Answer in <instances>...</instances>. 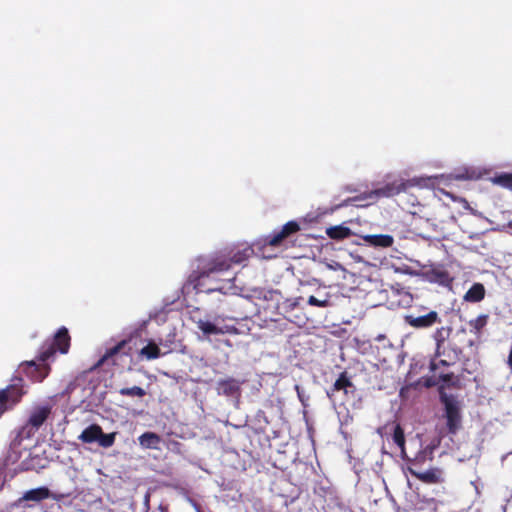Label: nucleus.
I'll use <instances>...</instances> for the list:
<instances>
[{"mask_svg": "<svg viewBox=\"0 0 512 512\" xmlns=\"http://www.w3.org/2000/svg\"><path fill=\"white\" fill-rule=\"evenodd\" d=\"M308 304L311 306H317V307H327L329 306V299L328 297L324 299H318L315 296H310L308 298Z\"/></svg>", "mask_w": 512, "mask_h": 512, "instance_id": "26", "label": "nucleus"}, {"mask_svg": "<svg viewBox=\"0 0 512 512\" xmlns=\"http://www.w3.org/2000/svg\"><path fill=\"white\" fill-rule=\"evenodd\" d=\"M353 385L350 380L346 377L345 374H341V376L335 381L333 388L327 392L330 398H336L337 393L343 391L345 395L352 391Z\"/></svg>", "mask_w": 512, "mask_h": 512, "instance_id": "13", "label": "nucleus"}, {"mask_svg": "<svg viewBox=\"0 0 512 512\" xmlns=\"http://www.w3.org/2000/svg\"><path fill=\"white\" fill-rule=\"evenodd\" d=\"M391 307H406L412 302V296L405 290H391V294L388 296Z\"/></svg>", "mask_w": 512, "mask_h": 512, "instance_id": "11", "label": "nucleus"}, {"mask_svg": "<svg viewBox=\"0 0 512 512\" xmlns=\"http://www.w3.org/2000/svg\"><path fill=\"white\" fill-rule=\"evenodd\" d=\"M99 436H101V427L92 424L82 431L78 439L84 443H93L97 442Z\"/></svg>", "mask_w": 512, "mask_h": 512, "instance_id": "15", "label": "nucleus"}, {"mask_svg": "<svg viewBox=\"0 0 512 512\" xmlns=\"http://www.w3.org/2000/svg\"><path fill=\"white\" fill-rule=\"evenodd\" d=\"M251 252L250 248H246L243 251H239L234 254L230 261H228L224 256L215 257L208 263L207 267H205L200 278L204 280L205 277L209 278L227 271L230 268L231 262L240 264L249 257Z\"/></svg>", "mask_w": 512, "mask_h": 512, "instance_id": "3", "label": "nucleus"}, {"mask_svg": "<svg viewBox=\"0 0 512 512\" xmlns=\"http://www.w3.org/2000/svg\"><path fill=\"white\" fill-rule=\"evenodd\" d=\"M487 324V316L480 315L477 318L470 320L469 325L471 327V332L474 334H478L481 329Z\"/></svg>", "mask_w": 512, "mask_h": 512, "instance_id": "20", "label": "nucleus"}, {"mask_svg": "<svg viewBox=\"0 0 512 512\" xmlns=\"http://www.w3.org/2000/svg\"><path fill=\"white\" fill-rule=\"evenodd\" d=\"M389 268H393V266H390V265H388V263H386L385 269H389Z\"/></svg>", "mask_w": 512, "mask_h": 512, "instance_id": "36", "label": "nucleus"}, {"mask_svg": "<svg viewBox=\"0 0 512 512\" xmlns=\"http://www.w3.org/2000/svg\"><path fill=\"white\" fill-rule=\"evenodd\" d=\"M411 472L417 479L421 480L424 483L435 484L443 481V473L438 468H432L421 472Z\"/></svg>", "mask_w": 512, "mask_h": 512, "instance_id": "12", "label": "nucleus"}, {"mask_svg": "<svg viewBox=\"0 0 512 512\" xmlns=\"http://www.w3.org/2000/svg\"><path fill=\"white\" fill-rule=\"evenodd\" d=\"M300 230V225L296 221L287 222L280 231H275L265 239V243L270 246H278L285 238Z\"/></svg>", "mask_w": 512, "mask_h": 512, "instance_id": "9", "label": "nucleus"}, {"mask_svg": "<svg viewBox=\"0 0 512 512\" xmlns=\"http://www.w3.org/2000/svg\"><path fill=\"white\" fill-rule=\"evenodd\" d=\"M299 301H300V298L286 299L281 304V307L285 311H291V310L295 309L299 305Z\"/></svg>", "mask_w": 512, "mask_h": 512, "instance_id": "27", "label": "nucleus"}, {"mask_svg": "<svg viewBox=\"0 0 512 512\" xmlns=\"http://www.w3.org/2000/svg\"><path fill=\"white\" fill-rule=\"evenodd\" d=\"M438 321V313L436 311H431L426 315L414 317L407 316L406 322L414 327V328H426L432 326L434 323Z\"/></svg>", "mask_w": 512, "mask_h": 512, "instance_id": "10", "label": "nucleus"}, {"mask_svg": "<svg viewBox=\"0 0 512 512\" xmlns=\"http://www.w3.org/2000/svg\"><path fill=\"white\" fill-rule=\"evenodd\" d=\"M365 240L376 246H384V235H368Z\"/></svg>", "mask_w": 512, "mask_h": 512, "instance_id": "28", "label": "nucleus"}, {"mask_svg": "<svg viewBox=\"0 0 512 512\" xmlns=\"http://www.w3.org/2000/svg\"><path fill=\"white\" fill-rule=\"evenodd\" d=\"M195 323L202 333V339L205 340H210L211 336L238 333L237 328L234 325L227 324L221 316H206L197 319Z\"/></svg>", "mask_w": 512, "mask_h": 512, "instance_id": "2", "label": "nucleus"}, {"mask_svg": "<svg viewBox=\"0 0 512 512\" xmlns=\"http://www.w3.org/2000/svg\"><path fill=\"white\" fill-rule=\"evenodd\" d=\"M70 346V337L68 335V331L66 328L62 327L58 330L57 334L54 337L53 343L45 348L41 354L40 359L42 361L48 360L56 350H58L62 354H66L69 350Z\"/></svg>", "mask_w": 512, "mask_h": 512, "instance_id": "6", "label": "nucleus"}, {"mask_svg": "<svg viewBox=\"0 0 512 512\" xmlns=\"http://www.w3.org/2000/svg\"><path fill=\"white\" fill-rule=\"evenodd\" d=\"M448 335H449V330L444 327L439 328L435 331L434 339L436 341L437 351L440 349L441 345L445 342Z\"/></svg>", "mask_w": 512, "mask_h": 512, "instance_id": "23", "label": "nucleus"}, {"mask_svg": "<svg viewBox=\"0 0 512 512\" xmlns=\"http://www.w3.org/2000/svg\"><path fill=\"white\" fill-rule=\"evenodd\" d=\"M441 400L445 406L447 426L451 433H455L461 423L460 404L452 396L443 394Z\"/></svg>", "mask_w": 512, "mask_h": 512, "instance_id": "5", "label": "nucleus"}, {"mask_svg": "<svg viewBox=\"0 0 512 512\" xmlns=\"http://www.w3.org/2000/svg\"><path fill=\"white\" fill-rule=\"evenodd\" d=\"M393 242V238L389 235H386V247L390 246Z\"/></svg>", "mask_w": 512, "mask_h": 512, "instance_id": "33", "label": "nucleus"}, {"mask_svg": "<svg viewBox=\"0 0 512 512\" xmlns=\"http://www.w3.org/2000/svg\"><path fill=\"white\" fill-rule=\"evenodd\" d=\"M189 502H190V503H191V505L193 506V508H194L195 512H201V511H200V507H199V505H198L195 501H193V500H191V499H190V500H189Z\"/></svg>", "mask_w": 512, "mask_h": 512, "instance_id": "32", "label": "nucleus"}, {"mask_svg": "<svg viewBox=\"0 0 512 512\" xmlns=\"http://www.w3.org/2000/svg\"><path fill=\"white\" fill-rule=\"evenodd\" d=\"M24 391L17 387L16 385L10 386L7 389L0 391V416L2 413L15 405L22 395Z\"/></svg>", "mask_w": 512, "mask_h": 512, "instance_id": "8", "label": "nucleus"}, {"mask_svg": "<svg viewBox=\"0 0 512 512\" xmlns=\"http://www.w3.org/2000/svg\"><path fill=\"white\" fill-rule=\"evenodd\" d=\"M399 191H400V189H396V190H394L393 188H390V187L386 186V192H385V195H386V197H387V196H391V195H393V194H395V193H398Z\"/></svg>", "mask_w": 512, "mask_h": 512, "instance_id": "31", "label": "nucleus"}, {"mask_svg": "<svg viewBox=\"0 0 512 512\" xmlns=\"http://www.w3.org/2000/svg\"><path fill=\"white\" fill-rule=\"evenodd\" d=\"M140 355L147 360H153L159 358L162 353L159 346L156 343L150 341L140 350Z\"/></svg>", "mask_w": 512, "mask_h": 512, "instance_id": "17", "label": "nucleus"}, {"mask_svg": "<svg viewBox=\"0 0 512 512\" xmlns=\"http://www.w3.org/2000/svg\"><path fill=\"white\" fill-rule=\"evenodd\" d=\"M120 394L125 396H137V397H143L145 395V391L143 388L138 386H133L130 388H122L120 389Z\"/></svg>", "mask_w": 512, "mask_h": 512, "instance_id": "24", "label": "nucleus"}, {"mask_svg": "<svg viewBox=\"0 0 512 512\" xmlns=\"http://www.w3.org/2000/svg\"><path fill=\"white\" fill-rule=\"evenodd\" d=\"M116 432H112L109 434H104L101 430V436L98 437V444L103 448L111 447L115 442Z\"/></svg>", "mask_w": 512, "mask_h": 512, "instance_id": "21", "label": "nucleus"}, {"mask_svg": "<svg viewBox=\"0 0 512 512\" xmlns=\"http://www.w3.org/2000/svg\"><path fill=\"white\" fill-rule=\"evenodd\" d=\"M48 374V370L46 369L45 370V373L41 376V378L39 379V381H42Z\"/></svg>", "mask_w": 512, "mask_h": 512, "instance_id": "34", "label": "nucleus"}, {"mask_svg": "<svg viewBox=\"0 0 512 512\" xmlns=\"http://www.w3.org/2000/svg\"><path fill=\"white\" fill-rule=\"evenodd\" d=\"M50 413L51 406L48 404L36 405L31 409L26 424L17 431L16 437L11 444L10 451L7 456V461L9 463H16L22 457L23 453H26V448H24L23 451L20 449L21 442L25 439L31 438L43 425Z\"/></svg>", "mask_w": 512, "mask_h": 512, "instance_id": "1", "label": "nucleus"}, {"mask_svg": "<svg viewBox=\"0 0 512 512\" xmlns=\"http://www.w3.org/2000/svg\"><path fill=\"white\" fill-rule=\"evenodd\" d=\"M209 292L210 291H219V292H222V293H226L227 292V288L225 285H219V286H215L213 288H210L208 290Z\"/></svg>", "mask_w": 512, "mask_h": 512, "instance_id": "30", "label": "nucleus"}, {"mask_svg": "<svg viewBox=\"0 0 512 512\" xmlns=\"http://www.w3.org/2000/svg\"><path fill=\"white\" fill-rule=\"evenodd\" d=\"M391 454L402 459H409L405 448L404 430L399 424H393L391 427Z\"/></svg>", "mask_w": 512, "mask_h": 512, "instance_id": "7", "label": "nucleus"}, {"mask_svg": "<svg viewBox=\"0 0 512 512\" xmlns=\"http://www.w3.org/2000/svg\"><path fill=\"white\" fill-rule=\"evenodd\" d=\"M237 389L233 381H223L219 383L218 390L224 394H232Z\"/></svg>", "mask_w": 512, "mask_h": 512, "instance_id": "25", "label": "nucleus"}, {"mask_svg": "<svg viewBox=\"0 0 512 512\" xmlns=\"http://www.w3.org/2000/svg\"><path fill=\"white\" fill-rule=\"evenodd\" d=\"M295 389L297 391V395H298V398L301 401V403L304 406L307 405V401H308L309 397L305 395L304 391L300 388L299 385H296Z\"/></svg>", "mask_w": 512, "mask_h": 512, "instance_id": "29", "label": "nucleus"}, {"mask_svg": "<svg viewBox=\"0 0 512 512\" xmlns=\"http://www.w3.org/2000/svg\"><path fill=\"white\" fill-rule=\"evenodd\" d=\"M139 444L144 449H159L160 436L153 432H145L139 438Z\"/></svg>", "mask_w": 512, "mask_h": 512, "instance_id": "14", "label": "nucleus"}, {"mask_svg": "<svg viewBox=\"0 0 512 512\" xmlns=\"http://www.w3.org/2000/svg\"><path fill=\"white\" fill-rule=\"evenodd\" d=\"M326 233L332 239H343L348 237L351 231L348 227L338 225L327 228Z\"/></svg>", "mask_w": 512, "mask_h": 512, "instance_id": "19", "label": "nucleus"}, {"mask_svg": "<svg viewBox=\"0 0 512 512\" xmlns=\"http://www.w3.org/2000/svg\"><path fill=\"white\" fill-rule=\"evenodd\" d=\"M51 493L47 487H38L26 491L21 498L18 499L16 505L25 509V512L30 510L42 511V507L38 505L42 500L48 499Z\"/></svg>", "mask_w": 512, "mask_h": 512, "instance_id": "4", "label": "nucleus"}, {"mask_svg": "<svg viewBox=\"0 0 512 512\" xmlns=\"http://www.w3.org/2000/svg\"><path fill=\"white\" fill-rule=\"evenodd\" d=\"M485 296V288L481 283H475L464 295V300L468 302H479Z\"/></svg>", "mask_w": 512, "mask_h": 512, "instance_id": "16", "label": "nucleus"}, {"mask_svg": "<svg viewBox=\"0 0 512 512\" xmlns=\"http://www.w3.org/2000/svg\"><path fill=\"white\" fill-rule=\"evenodd\" d=\"M430 368H431V370H434V369L436 368V365H435V363H434V362H431V364H430Z\"/></svg>", "mask_w": 512, "mask_h": 512, "instance_id": "35", "label": "nucleus"}, {"mask_svg": "<svg viewBox=\"0 0 512 512\" xmlns=\"http://www.w3.org/2000/svg\"><path fill=\"white\" fill-rule=\"evenodd\" d=\"M506 457H507V454H506V455H503V457H502V461H504V460L506 459Z\"/></svg>", "mask_w": 512, "mask_h": 512, "instance_id": "37", "label": "nucleus"}, {"mask_svg": "<svg viewBox=\"0 0 512 512\" xmlns=\"http://www.w3.org/2000/svg\"><path fill=\"white\" fill-rule=\"evenodd\" d=\"M429 280L441 285H448L451 282L449 274L441 269H433L428 273Z\"/></svg>", "mask_w": 512, "mask_h": 512, "instance_id": "18", "label": "nucleus"}, {"mask_svg": "<svg viewBox=\"0 0 512 512\" xmlns=\"http://www.w3.org/2000/svg\"><path fill=\"white\" fill-rule=\"evenodd\" d=\"M493 183L512 189V174H502L493 178Z\"/></svg>", "mask_w": 512, "mask_h": 512, "instance_id": "22", "label": "nucleus"}]
</instances>
